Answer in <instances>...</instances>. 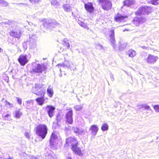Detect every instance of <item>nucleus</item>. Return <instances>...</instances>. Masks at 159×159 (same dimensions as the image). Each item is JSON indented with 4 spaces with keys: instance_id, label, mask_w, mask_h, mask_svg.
I'll use <instances>...</instances> for the list:
<instances>
[{
    "instance_id": "6ab92c4d",
    "label": "nucleus",
    "mask_w": 159,
    "mask_h": 159,
    "mask_svg": "<svg viewBox=\"0 0 159 159\" xmlns=\"http://www.w3.org/2000/svg\"><path fill=\"white\" fill-rule=\"evenodd\" d=\"M127 18V16H124L121 15L117 14L115 16V19L116 21L120 22L126 20Z\"/></svg>"
},
{
    "instance_id": "c756f323",
    "label": "nucleus",
    "mask_w": 159,
    "mask_h": 159,
    "mask_svg": "<svg viewBox=\"0 0 159 159\" xmlns=\"http://www.w3.org/2000/svg\"><path fill=\"white\" fill-rule=\"evenodd\" d=\"M108 129V125L106 123H103L101 129L103 131H105L107 130Z\"/></svg>"
},
{
    "instance_id": "7ed1b4c3",
    "label": "nucleus",
    "mask_w": 159,
    "mask_h": 159,
    "mask_svg": "<svg viewBox=\"0 0 159 159\" xmlns=\"http://www.w3.org/2000/svg\"><path fill=\"white\" fill-rule=\"evenodd\" d=\"M43 84L41 83L35 84L32 87V92L39 96H44L45 93V89L43 87Z\"/></svg>"
},
{
    "instance_id": "37998d69",
    "label": "nucleus",
    "mask_w": 159,
    "mask_h": 159,
    "mask_svg": "<svg viewBox=\"0 0 159 159\" xmlns=\"http://www.w3.org/2000/svg\"><path fill=\"white\" fill-rule=\"evenodd\" d=\"M25 136L28 139H29L30 137V136L29 133L28 132H25Z\"/></svg>"
},
{
    "instance_id": "1a4fd4ad",
    "label": "nucleus",
    "mask_w": 159,
    "mask_h": 159,
    "mask_svg": "<svg viewBox=\"0 0 159 159\" xmlns=\"http://www.w3.org/2000/svg\"><path fill=\"white\" fill-rule=\"evenodd\" d=\"M43 25L47 28L50 29L56 27H60L61 26V25L56 21H53L52 22H49L46 21H43Z\"/></svg>"
},
{
    "instance_id": "9d476101",
    "label": "nucleus",
    "mask_w": 159,
    "mask_h": 159,
    "mask_svg": "<svg viewBox=\"0 0 159 159\" xmlns=\"http://www.w3.org/2000/svg\"><path fill=\"white\" fill-rule=\"evenodd\" d=\"M37 37L34 34L29 35V45L30 48L33 49L36 48V44L35 41Z\"/></svg>"
},
{
    "instance_id": "de8ad7c7",
    "label": "nucleus",
    "mask_w": 159,
    "mask_h": 159,
    "mask_svg": "<svg viewBox=\"0 0 159 159\" xmlns=\"http://www.w3.org/2000/svg\"><path fill=\"white\" fill-rule=\"evenodd\" d=\"M153 69L155 70L159 71V67L155 66L154 67Z\"/></svg>"
},
{
    "instance_id": "4be33fe9",
    "label": "nucleus",
    "mask_w": 159,
    "mask_h": 159,
    "mask_svg": "<svg viewBox=\"0 0 159 159\" xmlns=\"http://www.w3.org/2000/svg\"><path fill=\"white\" fill-rule=\"evenodd\" d=\"M41 97H39L35 99V101L37 102L38 105H42L44 103L45 99L44 98V96H42Z\"/></svg>"
},
{
    "instance_id": "6e6552de",
    "label": "nucleus",
    "mask_w": 159,
    "mask_h": 159,
    "mask_svg": "<svg viewBox=\"0 0 159 159\" xmlns=\"http://www.w3.org/2000/svg\"><path fill=\"white\" fill-rule=\"evenodd\" d=\"M57 136L55 132H53L51 136L50 140V144L51 147L53 149L56 148L57 145Z\"/></svg>"
},
{
    "instance_id": "a878e982",
    "label": "nucleus",
    "mask_w": 159,
    "mask_h": 159,
    "mask_svg": "<svg viewBox=\"0 0 159 159\" xmlns=\"http://www.w3.org/2000/svg\"><path fill=\"white\" fill-rule=\"evenodd\" d=\"M15 117L16 118H20L22 115V113L20 111V109L15 111L14 112Z\"/></svg>"
},
{
    "instance_id": "f03ea898",
    "label": "nucleus",
    "mask_w": 159,
    "mask_h": 159,
    "mask_svg": "<svg viewBox=\"0 0 159 159\" xmlns=\"http://www.w3.org/2000/svg\"><path fill=\"white\" fill-rule=\"evenodd\" d=\"M48 128L45 125L40 124L36 128V133L37 135L44 139L47 134Z\"/></svg>"
},
{
    "instance_id": "052dcab7",
    "label": "nucleus",
    "mask_w": 159,
    "mask_h": 159,
    "mask_svg": "<svg viewBox=\"0 0 159 159\" xmlns=\"http://www.w3.org/2000/svg\"><path fill=\"white\" fill-rule=\"evenodd\" d=\"M126 30H124V31H126Z\"/></svg>"
},
{
    "instance_id": "c03bdc74",
    "label": "nucleus",
    "mask_w": 159,
    "mask_h": 159,
    "mask_svg": "<svg viewBox=\"0 0 159 159\" xmlns=\"http://www.w3.org/2000/svg\"><path fill=\"white\" fill-rule=\"evenodd\" d=\"M78 128L77 127L74 128L73 129V130L75 133L77 134H78Z\"/></svg>"
},
{
    "instance_id": "c9c22d12",
    "label": "nucleus",
    "mask_w": 159,
    "mask_h": 159,
    "mask_svg": "<svg viewBox=\"0 0 159 159\" xmlns=\"http://www.w3.org/2000/svg\"><path fill=\"white\" fill-rule=\"evenodd\" d=\"M52 5L54 7H57L58 4V2L56 0H52L51 1Z\"/></svg>"
},
{
    "instance_id": "39448f33",
    "label": "nucleus",
    "mask_w": 159,
    "mask_h": 159,
    "mask_svg": "<svg viewBox=\"0 0 159 159\" xmlns=\"http://www.w3.org/2000/svg\"><path fill=\"white\" fill-rule=\"evenodd\" d=\"M98 2L105 10L107 11L112 7V3L110 0H98Z\"/></svg>"
},
{
    "instance_id": "dca6fc26",
    "label": "nucleus",
    "mask_w": 159,
    "mask_h": 159,
    "mask_svg": "<svg viewBox=\"0 0 159 159\" xmlns=\"http://www.w3.org/2000/svg\"><path fill=\"white\" fill-rule=\"evenodd\" d=\"M45 109L47 112L49 116L51 118L54 115V111L55 109V107L51 105H47L45 107Z\"/></svg>"
},
{
    "instance_id": "ea45409f",
    "label": "nucleus",
    "mask_w": 159,
    "mask_h": 159,
    "mask_svg": "<svg viewBox=\"0 0 159 159\" xmlns=\"http://www.w3.org/2000/svg\"><path fill=\"white\" fill-rule=\"evenodd\" d=\"M155 111L157 112H159V105H156L154 107Z\"/></svg>"
},
{
    "instance_id": "f8f14e48",
    "label": "nucleus",
    "mask_w": 159,
    "mask_h": 159,
    "mask_svg": "<svg viewBox=\"0 0 159 159\" xmlns=\"http://www.w3.org/2000/svg\"><path fill=\"white\" fill-rule=\"evenodd\" d=\"M114 27H112L110 29L109 31L110 33L109 36L110 38V41L111 42V45L114 49H116V41L114 37Z\"/></svg>"
},
{
    "instance_id": "49530a36",
    "label": "nucleus",
    "mask_w": 159,
    "mask_h": 159,
    "mask_svg": "<svg viewBox=\"0 0 159 159\" xmlns=\"http://www.w3.org/2000/svg\"><path fill=\"white\" fill-rule=\"evenodd\" d=\"M40 0H30V2L32 3H36L38 2Z\"/></svg>"
},
{
    "instance_id": "a211bd4d",
    "label": "nucleus",
    "mask_w": 159,
    "mask_h": 159,
    "mask_svg": "<svg viewBox=\"0 0 159 159\" xmlns=\"http://www.w3.org/2000/svg\"><path fill=\"white\" fill-rule=\"evenodd\" d=\"M84 7L85 9L90 13H91L94 10L93 4L91 2H88L84 4Z\"/></svg>"
},
{
    "instance_id": "bf43d9fd",
    "label": "nucleus",
    "mask_w": 159,
    "mask_h": 159,
    "mask_svg": "<svg viewBox=\"0 0 159 159\" xmlns=\"http://www.w3.org/2000/svg\"><path fill=\"white\" fill-rule=\"evenodd\" d=\"M60 76H62V74H60Z\"/></svg>"
},
{
    "instance_id": "f704fd0d",
    "label": "nucleus",
    "mask_w": 159,
    "mask_h": 159,
    "mask_svg": "<svg viewBox=\"0 0 159 159\" xmlns=\"http://www.w3.org/2000/svg\"><path fill=\"white\" fill-rule=\"evenodd\" d=\"M0 3L3 6H7L8 5V3L3 0H0Z\"/></svg>"
},
{
    "instance_id": "2eb2a0df",
    "label": "nucleus",
    "mask_w": 159,
    "mask_h": 159,
    "mask_svg": "<svg viewBox=\"0 0 159 159\" xmlns=\"http://www.w3.org/2000/svg\"><path fill=\"white\" fill-rule=\"evenodd\" d=\"M73 111L72 109H70L66 115V122L70 124H72L73 121Z\"/></svg>"
},
{
    "instance_id": "9b49d317",
    "label": "nucleus",
    "mask_w": 159,
    "mask_h": 159,
    "mask_svg": "<svg viewBox=\"0 0 159 159\" xmlns=\"http://www.w3.org/2000/svg\"><path fill=\"white\" fill-rule=\"evenodd\" d=\"M57 65L58 66H60L63 67H66L67 68H69L72 70H74L75 69H76L75 65L72 62L69 61H66L64 63L58 64Z\"/></svg>"
},
{
    "instance_id": "6e6d98bb",
    "label": "nucleus",
    "mask_w": 159,
    "mask_h": 159,
    "mask_svg": "<svg viewBox=\"0 0 159 159\" xmlns=\"http://www.w3.org/2000/svg\"><path fill=\"white\" fill-rule=\"evenodd\" d=\"M9 25H11V27H12V26L14 27V25H11V24Z\"/></svg>"
},
{
    "instance_id": "a18cd8bd",
    "label": "nucleus",
    "mask_w": 159,
    "mask_h": 159,
    "mask_svg": "<svg viewBox=\"0 0 159 159\" xmlns=\"http://www.w3.org/2000/svg\"><path fill=\"white\" fill-rule=\"evenodd\" d=\"M10 116V115L7 114V115H5L4 116V118L5 120H8V117H9Z\"/></svg>"
},
{
    "instance_id": "4468645a",
    "label": "nucleus",
    "mask_w": 159,
    "mask_h": 159,
    "mask_svg": "<svg viewBox=\"0 0 159 159\" xmlns=\"http://www.w3.org/2000/svg\"><path fill=\"white\" fill-rule=\"evenodd\" d=\"M18 60L20 65L22 66H25L28 61L27 56L23 55H20Z\"/></svg>"
},
{
    "instance_id": "4d7b16f0",
    "label": "nucleus",
    "mask_w": 159,
    "mask_h": 159,
    "mask_svg": "<svg viewBox=\"0 0 159 159\" xmlns=\"http://www.w3.org/2000/svg\"><path fill=\"white\" fill-rule=\"evenodd\" d=\"M125 47H126V45H123V48H125Z\"/></svg>"
},
{
    "instance_id": "864d4df0",
    "label": "nucleus",
    "mask_w": 159,
    "mask_h": 159,
    "mask_svg": "<svg viewBox=\"0 0 159 159\" xmlns=\"http://www.w3.org/2000/svg\"><path fill=\"white\" fill-rule=\"evenodd\" d=\"M66 159H72V158L68 156Z\"/></svg>"
},
{
    "instance_id": "13d9d810",
    "label": "nucleus",
    "mask_w": 159,
    "mask_h": 159,
    "mask_svg": "<svg viewBox=\"0 0 159 159\" xmlns=\"http://www.w3.org/2000/svg\"><path fill=\"white\" fill-rule=\"evenodd\" d=\"M12 22V23H14V24H15V23H15V22Z\"/></svg>"
},
{
    "instance_id": "20e7f679",
    "label": "nucleus",
    "mask_w": 159,
    "mask_h": 159,
    "mask_svg": "<svg viewBox=\"0 0 159 159\" xmlns=\"http://www.w3.org/2000/svg\"><path fill=\"white\" fill-rule=\"evenodd\" d=\"M46 69V66L43 64H33L32 70L30 71L32 74L41 73L43 71H45Z\"/></svg>"
},
{
    "instance_id": "bb28decb",
    "label": "nucleus",
    "mask_w": 159,
    "mask_h": 159,
    "mask_svg": "<svg viewBox=\"0 0 159 159\" xmlns=\"http://www.w3.org/2000/svg\"><path fill=\"white\" fill-rule=\"evenodd\" d=\"M63 8L65 11L69 12L71 10V7L69 4H64L63 6Z\"/></svg>"
},
{
    "instance_id": "cd10ccee",
    "label": "nucleus",
    "mask_w": 159,
    "mask_h": 159,
    "mask_svg": "<svg viewBox=\"0 0 159 159\" xmlns=\"http://www.w3.org/2000/svg\"><path fill=\"white\" fill-rule=\"evenodd\" d=\"M22 159H36V158L34 156H30L25 154L24 156L22 157Z\"/></svg>"
},
{
    "instance_id": "f257e3e1",
    "label": "nucleus",
    "mask_w": 159,
    "mask_h": 159,
    "mask_svg": "<svg viewBox=\"0 0 159 159\" xmlns=\"http://www.w3.org/2000/svg\"><path fill=\"white\" fill-rule=\"evenodd\" d=\"M78 142L74 138L68 137L66 139V143L64 145L65 148L71 147L73 151L77 155L81 156L82 155L80 148L77 147Z\"/></svg>"
},
{
    "instance_id": "680f3d73",
    "label": "nucleus",
    "mask_w": 159,
    "mask_h": 159,
    "mask_svg": "<svg viewBox=\"0 0 159 159\" xmlns=\"http://www.w3.org/2000/svg\"><path fill=\"white\" fill-rule=\"evenodd\" d=\"M122 46V45H121V46H120V48H121V47Z\"/></svg>"
},
{
    "instance_id": "b1692460",
    "label": "nucleus",
    "mask_w": 159,
    "mask_h": 159,
    "mask_svg": "<svg viewBox=\"0 0 159 159\" xmlns=\"http://www.w3.org/2000/svg\"><path fill=\"white\" fill-rule=\"evenodd\" d=\"M127 54L129 57L132 58L136 55V52L135 51L132 49H130L128 51Z\"/></svg>"
},
{
    "instance_id": "603ef678",
    "label": "nucleus",
    "mask_w": 159,
    "mask_h": 159,
    "mask_svg": "<svg viewBox=\"0 0 159 159\" xmlns=\"http://www.w3.org/2000/svg\"><path fill=\"white\" fill-rule=\"evenodd\" d=\"M141 106V105H138V106L139 107V109H140L142 108H143L141 106Z\"/></svg>"
},
{
    "instance_id": "e433bc0d",
    "label": "nucleus",
    "mask_w": 159,
    "mask_h": 159,
    "mask_svg": "<svg viewBox=\"0 0 159 159\" xmlns=\"http://www.w3.org/2000/svg\"><path fill=\"white\" fill-rule=\"evenodd\" d=\"M141 106L142 107H143V108H144V109H143V110H145V109L150 110H151L150 109V107L149 106H148L147 105H142V106Z\"/></svg>"
},
{
    "instance_id": "3c124183",
    "label": "nucleus",
    "mask_w": 159,
    "mask_h": 159,
    "mask_svg": "<svg viewBox=\"0 0 159 159\" xmlns=\"http://www.w3.org/2000/svg\"><path fill=\"white\" fill-rule=\"evenodd\" d=\"M26 43L25 42L24 43H23V45L24 46V48H25L26 49L27 48V46H25V45H26Z\"/></svg>"
},
{
    "instance_id": "58836bf2",
    "label": "nucleus",
    "mask_w": 159,
    "mask_h": 159,
    "mask_svg": "<svg viewBox=\"0 0 159 159\" xmlns=\"http://www.w3.org/2000/svg\"><path fill=\"white\" fill-rule=\"evenodd\" d=\"M96 48L97 49H99L100 50H102L103 49V46L99 44L96 45Z\"/></svg>"
},
{
    "instance_id": "72a5a7b5",
    "label": "nucleus",
    "mask_w": 159,
    "mask_h": 159,
    "mask_svg": "<svg viewBox=\"0 0 159 159\" xmlns=\"http://www.w3.org/2000/svg\"><path fill=\"white\" fill-rule=\"evenodd\" d=\"M85 133V131L82 129L78 128V134H84Z\"/></svg>"
},
{
    "instance_id": "412c9836",
    "label": "nucleus",
    "mask_w": 159,
    "mask_h": 159,
    "mask_svg": "<svg viewBox=\"0 0 159 159\" xmlns=\"http://www.w3.org/2000/svg\"><path fill=\"white\" fill-rule=\"evenodd\" d=\"M47 93L48 96L49 97L52 98L53 96L54 93L53 90V87L51 86V85H49L48 86L47 89Z\"/></svg>"
},
{
    "instance_id": "0eeeda50",
    "label": "nucleus",
    "mask_w": 159,
    "mask_h": 159,
    "mask_svg": "<svg viewBox=\"0 0 159 159\" xmlns=\"http://www.w3.org/2000/svg\"><path fill=\"white\" fill-rule=\"evenodd\" d=\"M22 32L21 28L19 26L16 25L14 29L11 31L10 32V36L19 39L21 36Z\"/></svg>"
},
{
    "instance_id": "4c0bfd02",
    "label": "nucleus",
    "mask_w": 159,
    "mask_h": 159,
    "mask_svg": "<svg viewBox=\"0 0 159 159\" xmlns=\"http://www.w3.org/2000/svg\"><path fill=\"white\" fill-rule=\"evenodd\" d=\"M158 1L159 0H152L151 1V3L154 5H157L159 4Z\"/></svg>"
},
{
    "instance_id": "c85d7f7f",
    "label": "nucleus",
    "mask_w": 159,
    "mask_h": 159,
    "mask_svg": "<svg viewBox=\"0 0 159 159\" xmlns=\"http://www.w3.org/2000/svg\"><path fill=\"white\" fill-rule=\"evenodd\" d=\"M63 44L64 46L67 47V49H69L70 48V44L69 41L67 39H64L63 41Z\"/></svg>"
},
{
    "instance_id": "79ce46f5",
    "label": "nucleus",
    "mask_w": 159,
    "mask_h": 159,
    "mask_svg": "<svg viewBox=\"0 0 159 159\" xmlns=\"http://www.w3.org/2000/svg\"><path fill=\"white\" fill-rule=\"evenodd\" d=\"M5 104L6 105H8L10 107H13V105L10 103L9 102H8L7 100H6L5 101Z\"/></svg>"
},
{
    "instance_id": "473e14b6",
    "label": "nucleus",
    "mask_w": 159,
    "mask_h": 159,
    "mask_svg": "<svg viewBox=\"0 0 159 159\" xmlns=\"http://www.w3.org/2000/svg\"><path fill=\"white\" fill-rule=\"evenodd\" d=\"M83 107V104L80 105H76L74 107V108L76 111H80L81 110Z\"/></svg>"
},
{
    "instance_id": "423d86ee",
    "label": "nucleus",
    "mask_w": 159,
    "mask_h": 159,
    "mask_svg": "<svg viewBox=\"0 0 159 159\" xmlns=\"http://www.w3.org/2000/svg\"><path fill=\"white\" fill-rule=\"evenodd\" d=\"M152 8L149 7L144 6L139 8L135 12L136 15L139 16L141 15L148 14L151 12Z\"/></svg>"
},
{
    "instance_id": "5fc2aeb1",
    "label": "nucleus",
    "mask_w": 159,
    "mask_h": 159,
    "mask_svg": "<svg viewBox=\"0 0 159 159\" xmlns=\"http://www.w3.org/2000/svg\"><path fill=\"white\" fill-rule=\"evenodd\" d=\"M3 52V50L0 48V52Z\"/></svg>"
},
{
    "instance_id": "393cba45",
    "label": "nucleus",
    "mask_w": 159,
    "mask_h": 159,
    "mask_svg": "<svg viewBox=\"0 0 159 159\" xmlns=\"http://www.w3.org/2000/svg\"><path fill=\"white\" fill-rule=\"evenodd\" d=\"M34 100H28L26 102V108L29 109H30L31 106L33 104Z\"/></svg>"
},
{
    "instance_id": "7c9ffc66",
    "label": "nucleus",
    "mask_w": 159,
    "mask_h": 159,
    "mask_svg": "<svg viewBox=\"0 0 159 159\" xmlns=\"http://www.w3.org/2000/svg\"><path fill=\"white\" fill-rule=\"evenodd\" d=\"M78 23L80 25L83 27L85 29L88 30L89 29V27L87 26V24L84 22L81 21H79Z\"/></svg>"
},
{
    "instance_id": "5701e85b",
    "label": "nucleus",
    "mask_w": 159,
    "mask_h": 159,
    "mask_svg": "<svg viewBox=\"0 0 159 159\" xmlns=\"http://www.w3.org/2000/svg\"><path fill=\"white\" fill-rule=\"evenodd\" d=\"M135 1L134 0H126L124 2V6L130 7L134 4Z\"/></svg>"
},
{
    "instance_id": "2f4dec72",
    "label": "nucleus",
    "mask_w": 159,
    "mask_h": 159,
    "mask_svg": "<svg viewBox=\"0 0 159 159\" xmlns=\"http://www.w3.org/2000/svg\"><path fill=\"white\" fill-rule=\"evenodd\" d=\"M61 118V116L58 114L56 116L57 124L58 125L60 124Z\"/></svg>"
},
{
    "instance_id": "ddd939ff",
    "label": "nucleus",
    "mask_w": 159,
    "mask_h": 159,
    "mask_svg": "<svg viewBox=\"0 0 159 159\" xmlns=\"http://www.w3.org/2000/svg\"><path fill=\"white\" fill-rule=\"evenodd\" d=\"M158 59V57L152 54L148 55L145 60L148 64H153L155 63Z\"/></svg>"
},
{
    "instance_id": "09e8293b",
    "label": "nucleus",
    "mask_w": 159,
    "mask_h": 159,
    "mask_svg": "<svg viewBox=\"0 0 159 159\" xmlns=\"http://www.w3.org/2000/svg\"><path fill=\"white\" fill-rule=\"evenodd\" d=\"M17 4L18 5H20V6H21V5H23V6H27V4H25V3H18V4Z\"/></svg>"
},
{
    "instance_id": "f3484780",
    "label": "nucleus",
    "mask_w": 159,
    "mask_h": 159,
    "mask_svg": "<svg viewBox=\"0 0 159 159\" xmlns=\"http://www.w3.org/2000/svg\"><path fill=\"white\" fill-rule=\"evenodd\" d=\"M146 21V19L145 18L143 17H136L134 18L133 20V22L134 25L138 26L140 24L145 22Z\"/></svg>"
},
{
    "instance_id": "8fccbe9b",
    "label": "nucleus",
    "mask_w": 159,
    "mask_h": 159,
    "mask_svg": "<svg viewBox=\"0 0 159 159\" xmlns=\"http://www.w3.org/2000/svg\"><path fill=\"white\" fill-rule=\"evenodd\" d=\"M48 159H54V158L51 155H48Z\"/></svg>"
},
{
    "instance_id": "aec40b11",
    "label": "nucleus",
    "mask_w": 159,
    "mask_h": 159,
    "mask_svg": "<svg viewBox=\"0 0 159 159\" xmlns=\"http://www.w3.org/2000/svg\"><path fill=\"white\" fill-rule=\"evenodd\" d=\"M98 129L97 126L95 125H91L90 128V130L91 131L92 134L94 136L96 135Z\"/></svg>"
},
{
    "instance_id": "a19ab883",
    "label": "nucleus",
    "mask_w": 159,
    "mask_h": 159,
    "mask_svg": "<svg viewBox=\"0 0 159 159\" xmlns=\"http://www.w3.org/2000/svg\"><path fill=\"white\" fill-rule=\"evenodd\" d=\"M16 98L17 99V101L18 103L20 105H21L22 104V99L21 98H18L17 97H16Z\"/></svg>"
}]
</instances>
